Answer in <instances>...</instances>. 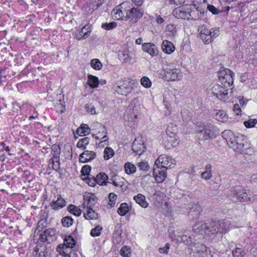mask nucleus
<instances>
[{"mask_svg":"<svg viewBox=\"0 0 257 257\" xmlns=\"http://www.w3.org/2000/svg\"><path fill=\"white\" fill-rule=\"evenodd\" d=\"M118 56L119 59L123 63H131L132 57L127 47H125L119 50Z\"/></svg>","mask_w":257,"mask_h":257,"instance_id":"obj_19","label":"nucleus"},{"mask_svg":"<svg viewBox=\"0 0 257 257\" xmlns=\"http://www.w3.org/2000/svg\"><path fill=\"white\" fill-rule=\"evenodd\" d=\"M66 205V202L60 195H58L57 199L50 203V206L54 210H59Z\"/></svg>","mask_w":257,"mask_h":257,"instance_id":"obj_26","label":"nucleus"},{"mask_svg":"<svg viewBox=\"0 0 257 257\" xmlns=\"http://www.w3.org/2000/svg\"><path fill=\"white\" fill-rule=\"evenodd\" d=\"M102 227L100 225H97L90 231V235L93 237L98 236L101 234Z\"/></svg>","mask_w":257,"mask_h":257,"instance_id":"obj_49","label":"nucleus"},{"mask_svg":"<svg viewBox=\"0 0 257 257\" xmlns=\"http://www.w3.org/2000/svg\"><path fill=\"white\" fill-rule=\"evenodd\" d=\"M190 250L194 257H212L210 250L202 243H194Z\"/></svg>","mask_w":257,"mask_h":257,"instance_id":"obj_8","label":"nucleus"},{"mask_svg":"<svg viewBox=\"0 0 257 257\" xmlns=\"http://www.w3.org/2000/svg\"><path fill=\"white\" fill-rule=\"evenodd\" d=\"M161 75L167 81H178L182 78L180 70L171 64H167L163 67Z\"/></svg>","mask_w":257,"mask_h":257,"instance_id":"obj_5","label":"nucleus"},{"mask_svg":"<svg viewBox=\"0 0 257 257\" xmlns=\"http://www.w3.org/2000/svg\"><path fill=\"white\" fill-rule=\"evenodd\" d=\"M230 228V222L228 220H222L212 224L210 232L214 234L218 232H227Z\"/></svg>","mask_w":257,"mask_h":257,"instance_id":"obj_12","label":"nucleus"},{"mask_svg":"<svg viewBox=\"0 0 257 257\" xmlns=\"http://www.w3.org/2000/svg\"><path fill=\"white\" fill-rule=\"evenodd\" d=\"M196 133L200 140L215 138L219 134L218 129L212 124L198 123L195 127Z\"/></svg>","mask_w":257,"mask_h":257,"instance_id":"obj_2","label":"nucleus"},{"mask_svg":"<svg viewBox=\"0 0 257 257\" xmlns=\"http://www.w3.org/2000/svg\"><path fill=\"white\" fill-rule=\"evenodd\" d=\"M115 90L117 93L126 96L132 92L133 88L130 82L125 79L122 84L116 86Z\"/></svg>","mask_w":257,"mask_h":257,"instance_id":"obj_16","label":"nucleus"},{"mask_svg":"<svg viewBox=\"0 0 257 257\" xmlns=\"http://www.w3.org/2000/svg\"><path fill=\"white\" fill-rule=\"evenodd\" d=\"M61 245L72 249L75 245V240L72 236H68L65 238L64 243Z\"/></svg>","mask_w":257,"mask_h":257,"instance_id":"obj_40","label":"nucleus"},{"mask_svg":"<svg viewBox=\"0 0 257 257\" xmlns=\"http://www.w3.org/2000/svg\"><path fill=\"white\" fill-rule=\"evenodd\" d=\"M132 149L137 155H140L145 151V148L141 139H136L132 145Z\"/></svg>","mask_w":257,"mask_h":257,"instance_id":"obj_24","label":"nucleus"},{"mask_svg":"<svg viewBox=\"0 0 257 257\" xmlns=\"http://www.w3.org/2000/svg\"><path fill=\"white\" fill-rule=\"evenodd\" d=\"M229 89L219 84H214L211 88L212 94L218 99L227 101L229 100L231 93H229Z\"/></svg>","mask_w":257,"mask_h":257,"instance_id":"obj_10","label":"nucleus"},{"mask_svg":"<svg viewBox=\"0 0 257 257\" xmlns=\"http://www.w3.org/2000/svg\"><path fill=\"white\" fill-rule=\"evenodd\" d=\"M232 194L233 195V200L245 202L251 201L250 197L248 196L245 190L241 186H235L232 191Z\"/></svg>","mask_w":257,"mask_h":257,"instance_id":"obj_14","label":"nucleus"},{"mask_svg":"<svg viewBox=\"0 0 257 257\" xmlns=\"http://www.w3.org/2000/svg\"><path fill=\"white\" fill-rule=\"evenodd\" d=\"M84 217L87 220H91L97 218V214L91 207H87L86 211L84 212Z\"/></svg>","mask_w":257,"mask_h":257,"instance_id":"obj_36","label":"nucleus"},{"mask_svg":"<svg viewBox=\"0 0 257 257\" xmlns=\"http://www.w3.org/2000/svg\"><path fill=\"white\" fill-rule=\"evenodd\" d=\"M215 119L221 122H224L228 119V116L224 110H215L214 111Z\"/></svg>","mask_w":257,"mask_h":257,"instance_id":"obj_31","label":"nucleus"},{"mask_svg":"<svg viewBox=\"0 0 257 257\" xmlns=\"http://www.w3.org/2000/svg\"><path fill=\"white\" fill-rule=\"evenodd\" d=\"M84 200L87 207H91L97 202V198L94 194L88 193L84 195Z\"/></svg>","mask_w":257,"mask_h":257,"instance_id":"obj_27","label":"nucleus"},{"mask_svg":"<svg viewBox=\"0 0 257 257\" xmlns=\"http://www.w3.org/2000/svg\"><path fill=\"white\" fill-rule=\"evenodd\" d=\"M178 132V128L176 124L173 123H170L167 129L166 133L168 136H175Z\"/></svg>","mask_w":257,"mask_h":257,"instance_id":"obj_37","label":"nucleus"},{"mask_svg":"<svg viewBox=\"0 0 257 257\" xmlns=\"http://www.w3.org/2000/svg\"><path fill=\"white\" fill-rule=\"evenodd\" d=\"M234 73L229 69L221 71L219 73V79L223 87L227 88L233 83Z\"/></svg>","mask_w":257,"mask_h":257,"instance_id":"obj_11","label":"nucleus"},{"mask_svg":"<svg viewBox=\"0 0 257 257\" xmlns=\"http://www.w3.org/2000/svg\"><path fill=\"white\" fill-rule=\"evenodd\" d=\"M87 111L91 114H94L96 113L95 108L91 104H87L85 105Z\"/></svg>","mask_w":257,"mask_h":257,"instance_id":"obj_58","label":"nucleus"},{"mask_svg":"<svg viewBox=\"0 0 257 257\" xmlns=\"http://www.w3.org/2000/svg\"><path fill=\"white\" fill-rule=\"evenodd\" d=\"M140 113L138 108L134 106L133 103L131 104L126 110L125 118H127L128 121H133L138 119Z\"/></svg>","mask_w":257,"mask_h":257,"instance_id":"obj_17","label":"nucleus"},{"mask_svg":"<svg viewBox=\"0 0 257 257\" xmlns=\"http://www.w3.org/2000/svg\"><path fill=\"white\" fill-rule=\"evenodd\" d=\"M96 157V153L91 151L86 150L81 154L79 157V161L83 163L93 160Z\"/></svg>","mask_w":257,"mask_h":257,"instance_id":"obj_23","label":"nucleus"},{"mask_svg":"<svg viewBox=\"0 0 257 257\" xmlns=\"http://www.w3.org/2000/svg\"><path fill=\"white\" fill-rule=\"evenodd\" d=\"M182 119L184 121H187L190 118V114L189 111L186 109H183L181 111Z\"/></svg>","mask_w":257,"mask_h":257,"instance_id":"obj_55","label":"nucleus"},{"mask_svg":"<svg viewBox=\"0 0 257 257\" xmlns=\"http://www.w3.org/2000/svg\"><path fill=\"white\" fill-rule=\"evenodd\" d=\"M233 257H243L244 255V252L241 248H236L232 251Z\"/></svg>","mask_w":257,"mask_h":257,"instance_id":"obj_53","label":"nucleus"},{"mask_svg":"<svg viewBox=\"0 0 257 257\" xmlns=\"http://www.w3.org/2000/svg\"><path fill=\"white\" fill-rule=\"evenodd\" d=\"M120 254L123 257H130L131 254V249L129 247L124 246L121 248Z\"/></svg>","mask_w":257,"mask_h":257,"instance_id":"obj_50","label":"nucleus"},{"mask_svg":"<svg viewBox=\"0 0 257 257\" xmlns=\"http://www.w3.org/2000/svg\"><path fill=\"white\" fill-rule=\"evenodd\" d=\"M117 196L113 193H110L109 195V205L111 207L114 206Z\"/></svg>","mask_w":257,"mask_h":257,"instance_id":"obj_57","label":"nucleus"},{"mask_svg":"<svg viewBox=\"0 0 257 257\" xmlns=\"http://www.w3.org/2000/svg\"><path fill=\"white\" fill-rule=\"evenodd\" d=\"M90 129L87 124L81 125L79 128L77 129V134L81 136H84L88 135L90 133Z\"/></svg>","mask_w":257,"mask_h":257,"instance_id":"obj_38","label":"nucleus"},{"mask_svg":"<svg viewBox=\"0 0 257 257\" xmlns=\"http://www.w3.org/2000/svg\"><path fill=\"white\" fill-rule=\"evenodd\" d=\"M55 234V230L53 228H49L45 230L41 235L43 239H45L46 241H50Z\"/></svg>","mask_w":257,"mask_h":257,"instance_id":"obj_34","label":"nucleus"},{"mask_svg":"<svg viewBox=\"0 0 257 257\" xmlns=\"http://www.w3.org/2000/svg\"><path fill=\"white\" fill-rule=\"evenodd\" d=\"M128 211V205L125 203H122L120 205L117 209V213L120 216H124Z\"/></svg>","mask_w":257,"mask_h":257,"instance_id":"obj_45","label":"nucleus"},{"mask_svg":"<svg viewBox=\"0 0 257 257\" xmlns=\"http://www.w3.org/2000/svg\"><path fill=\"white\" fill-rule=\"evenodd\" d=\"M257 123V120L255 119H250L248 120L244 121V125L247 128H251L254 126Z\"/></svg>","mask_w":257,"mask_h":257,"instance_id":"obj_51","label":"nucleus"},{"mask_svg":"<svg viewBox=\"0 0 257 257\" xmlns=\"http://www.w3.org/2000/svg\"><path fill=\"white\" fill-rule=\"evenodd\" d=\"M115 22H112L109 23H105L102 25V28L106 30H110L116 27Z\"/></svg>","mask_w":257,"mask_h":257,"instance_id":"obj_54","label":"nucleus"},{"mask_svg":"<svg viewBox=\"0 0 257 257\" xmlns=\"http://www.w3.org/2000/svg\"><path fill=\"white\" fill-rule=\"evenodd\" d=\"M97 183L100 185H106L107 176L104 173L98 174L95 178Z\"/></svg>","mask_w":257,"mask_h":257,"instance_id":"obj_35","label":"nucleus"},{"mask_svg":"<svg viewBox=\"0 0 257 257\" xmlns=\"http://www.w3.org/2000/svg\"><path fill=\"white\" fill-rule=\"evenodd\" d=\"M91 131L95 140L100 141L98 144L99 147H104L108 145V137L107 130L104 125L99 122H94L91 125Z\"/></svg>","mask_w":257,"mask_h":257,"instance_id":"obj_4","label":"nucleus"},{"mask_svg":"<svg viewBox=\"0 0 257 257\" xmlns=\"http://www.w3.org/2000/svg\"><path fill=\"white\" fill-rule=\"evenodd\" d=\"M165 168H162L161 167H157L154 168V175L156 180L158 183L163 182L167 177Z\"/></svg>","mask_w":257,"mask_h":257,"instance_id":"obj_20","label":"nucleus"},{"mask_svg":"<svg viewBox=\"0 0 257 257\" xmlns=\"http://www.w3.org/2000/svg\"><path fill=\"white\" fill-rule=\"evenodd\" d=\"M91 171V168L88 165L83 166L81 169V173L83 176L88 175Z\"/></svg>","mask_w":257,"mask_h":257,"instance_id":"obj_61","label":"nucleus"},{"mask_svg":"<svg viewBox=\"0 0 257 257\" xmlns=\"http://www.w3.org/2000/svg\"><path fill=\"white\" fill-rule=\"evenodd\" d=\"M138 166L140 170L147 172L149 169V166L147 162H141L138 163Z\"/></svg>","mask_w":257,"mask_h":257,"instance_id":"obj_56","label":"nucleus"},{"mask_svg":"<svg viewBox=\"0 0 257 257\" xmlns=\"http://www.w3.org/2000/svg\"><path fill=\"white\" fill-rule=\"evenodd\" d=\"M89 144V140L88 138H84L82 139L79 140L76 146L78 148L81 149H85L87 146Z\"/></svg>","mask_w":257,"mask_h":257,"instance_id":"obj_46","label":"nucleus"},{"mask_svg":"<svg viewBox=\"0 0 257 257\" xmlns=\"http://www.w3.org/2000/svg\"><path fill=\"white\" fill-rule=\"evenodd\" d=\"M128 14V20L130 19L131 23L134 24L142 17L143 11L138 7H132L130 5H129V11Z\"/></svg>","mask_w":257,"mask_h":257,"instance_id":"obj_15","label":"nucleus"},{"mask_svg":"<svg viewBox=\"0 0 257 257\" xmlns=\"http://www.w3.org/2000/svg\"><path fill=\"white\" fill-rule=\"evenodd\" d=\"M212 166L210 164H207L205 165L204 170L201 174V177L204 180H208L212 177Z\"/></svg>","mask_w":257,"mask_h":257,"instance_id":"obj_30","label":"nucleus"},{"mask_svg":"<svg viewBox=\"0 0 257 257\" xmlns=\"http://www.w3.org/2000/svg\"><path fill=\"white\" fill-rule=\"evenodd\" d=\"M93 8H98L102 5V0H89Z\"/></svg>","mask_w":257,"mask_h":257,"instance_id":"obj_60","label":"nucleus"},{"mask_svg":"<svg viewBox=\"0 0 257 257\" xmlns=\"http://www.w3.org/2000/svg\"><path fill=\"white\" fill-rule=\"evenodd\" d=\"M56 250L58 252L57 257H75L76 254L72 252V249L65 245H58Z\"/></svg>","mask_w":257,"mask_h":257,"instance_id":"obj_18","label":"nucleus"},{"mask_svg":"<svg viewBox=\"0 0 257 257\" xmlns=\"http://www.w3.org/2000/svg\"><path fill=\"white\" fill-rule=\"evenodd\" d=\"M170 236L172 240L176 243H184L191 249V245H193L195 242H192L191 236H188L181 232L179 230L173 231L170 233Z\"/></svg>","mask_w":257,"mask_h":257,"instance_id":"obj_9","label":"nucleus"},{"mask_svg":"<svg viewBox=\"0 0 257 257\" xmlns=\"http://www.w3.org/2000/svg\"><path fill=\"white\" fill-rule=\"evenodd\" d=\"M161 48L163 52L167 54H172L175 49L173 44L167 40L163 41L161 45Z\"/></svg>","mask_w":257,"mask_h":257,"instance_id":"obj_28","label":"nucleus"},{"mask_svg":"<svg viewBox=\"0 0 257 257\" xmlns=\"http://www.w3.org/2000/svg\"><path fill=\"white\" fill-rule=\"evenodd\" d=\"M198 32L199 37L205 44L211 43L220 34L218 28L214 27L209 29L205 25L199 26L198 28Z\"/></svg>","mask_w":257,"mask_h":257,"instance_id":"obj_3","label":"nucleus"},{"mask_svg":"<svg viewBox=\"0 0 257 257\" xmlns=\"http://www.w3.org/2000/svg\"><path fill=\"white\" fill-rule=\"evenodd\" d=\"M99 79L96 76L88 75L87 77V83L91 88H96L98 86Z\"/></svg>","mask_w":257,"mask_h":257,"instance_id":"obj_33","label":"nucleus"},{"mask_svg":"<svg viewBox=\"0 0 257 257\" xmlns=\"http://www.w3.org/2000/svg\"><path fill=\"white\" fill-rule=\"evenodd\" d=\"M89 35L90 32L87 30L86 26H85L79 32V34L76 35V38L78 40H80L82 39L87 38Z\"/></svg>","mask_w":257,"mask_h":257,"instance_id":"obj_39","label":"nucleus"},{"mask_svg":"<svg viewBox=\"0 0 257 257\" xmlns=\"http://www.w3.org/2000/svg\"><path fill=\"white\" fill-rule=\"evenodd\" d=\"M134 199L136 202L143 208H147L148 206V203L146 200V197L142 194H138L135 196Z\"/></svg>","mask_w":257,"mask_h":257,"instance_id":"obj_32","label":"nucleus"},{"mask_svg":"<svg viewBox=\"0 0 257 257\" xmlns=\"http://www.w3.org/2000/svg\"><path fill=\"white\" fill-rule=\"evenodd\" d=\"M103 154L104 159L108 160L114 156V152L111 148L106 147L104 150Z\"/></svg>","mask_w":257,"mask_h":257,"instance_id":"obj_44","label":"nucleus"},{"mask_svg":"<svg viewBox=\"0 0 257 257\" xmlns=\"http://www.w3.org/2000/svg\"><path fill=\"white\" fill-rule=\"evenodd\" d=\"M143 51L148 53L152 57H155L158 54V49L157 47L151 43H144L142 45Z\"/></svg>","mask_w":257,"mask_h":257,"instance_id":"obj_21","label":"nucleus"},{"mask_svg":"<svg viewBox=\"0 0 257 257\" xmlns=\"http://www.w3.org/2000/svg\"><path fill=\"white\" fill-rule=\"evenodd\" d=\"M91 67L95 70H100L102 68V64L98 59H93L90 61Z\"/></svg>","mask_w":257,"mask_h":257,"instance_id":"obj_42","label":"nucleus"},{"mask_svg":"<svg viewBox=\"0 0 257 257\" xmlns=\"http://www.w3.org/2000/svg\"><path fill=\"white\" fill-rule=\"evenodd\" d=\"M175 165V160L166 155H160L155 163V166L161 167L165 169L172 168Z\"/></svg>","mask_w":257,"mask_h":257,"instance_id":"obj_13","label":"nucleus"},{"mask_svg":"<svg viewBox=\"0 0 257 257\" xmlns=\"http://www.w3.org/2000/svg\"><path fill=\"white\" fill-rule=\"evenodd\" d=\"M201 211V207L198 204H194L190 208L189 215L192 218L197 219L199 217Z\"/></svg>","mask_w":257,"mask_h":257,"instance_id":"obj_29","label":"nucleus"},{"mask_svg":"<svg viewBox=\"0 0 257 257\" xmlns=\"http://www.w3.org/2000/svg\"><path fill=\"white\" fill-rule=\"evenodd\" d=\"M222 136L234 151L246 154L251 153L250 144L242 135H235L230 130H225L222 133Z\"/></svg>","mask_w":257,"mask_h":257,"instance_id":"obj_1","label":"nucleus"},{"mask_svg":"<svg viewBox=\"0 0 257 257\" xmlns=\"http://www.w3.org/2000/svg\"><path fill=\"white\" fill-rule=\"evenodd\" d=\"M67 209L71 214L76 216H79L82 213L81 209L72 204L69 205L67 207Z\"/></svg>","mask_w":257,"mask_h":257,"instance_id":"obj_41","label":"nucleus"},{"mask_svg":"<svg viewBox=\"0 0 257 257\" xmlns=\"http://www.w3.org/2000/svg\"><path fill=\"white\" fill-rule=\"evenodd\" d=\"M141 85L146 88H150L152 86V82L151 80L147 76H144L141 79L140 81Z\"/></svg>","mask_w":257,"mask_h":257,"instance_id":"obj_47","label":"nucleus"},{"mask_svg":"<svg viewBox=\"0 0 257 257\" xmlns=\"http://www.w3.org/2000/svg\"><path fill=\"white\" fill-rule=\"evenodd\" d=\"M112 184L115 187H120L122 190H125L127 188V181L122 177L117 175L112 177Z\"/></svg>","mask_w":257,"mask_h":257,"instance_id":"obj_25","label":"nucleus"},{"mask_svg":"<svg viewBox=\"0 0 257 257\" xmlns=\"http://www.w3.org/2000/svg\"><path fill=\"white\" fill-rule=\"evenodd\" d=\"M167 30L169 32H171L172 33L176 32V27L174 25L170 24L167 25Z\"/></svg>","mask_w":257,"mask_h":257,"instance_id":"obj_64","label":"nucleus"},{"mask_svg":"<svg viewBox=\"0 0 257 257\" xmlns=\"http://www.w3.org/2000/svg\"><path fill=\"white\" fill-rule=\"evenodd\" d=\"M170 244L169 243H167L164 247L159 248L158 251L160 253L167 254L168 253V250L170 249Z\"/></svg>","mask_w":257,"mask_h":257,"instance_id":"obj_59","label":"nucleus"},{"mask_svg":"<svg viewBox=\"0 0 257 257\" xmlns=\"http://www.w3.org/2000/svg\"><path fill=\"white\" fill-rule=\"evenodd\" d=\"M173 15L177 19H191L194 21H198L202 19L204 13L199 12L198 10L186 12L182 9L178 8L173 11Z\"/></svg>","mask_w":257,"mask_h":257,"instance_id":"obj_6","label":"nucleus"},{"mask_svg":"<svg viewBox=\"0 0 257 257\" xmlns=\"http://www.w3.org/2000/svg\"><path fill=\"white\" fill-rule=\"evenodd\" d=\"M61 222L63 226L68 227L72 225L73 219L70 216H66L62 219Z\"/></svg>","mask_w":257,"mask_h":257,"instance_id":"obj_48","label":"nucleus"},{"mask_svg":"<svg viewBox=\"0 0 257 257\" xmlns=\"http://www.w3.org/2000/svg\"><path fill=\"white\" fill-rule=\"evenodd\" d=\"M129 5L130 3L124 2L116 6L111 12L113 18L117 20H127Z\"/></svg>","mask_w":257,"mask_h":257,"instance_id":"obj_7","label":"nucleus"},{"mask_svg":"<svg viewBox=\"0 0 257 257\" xmlns=\"http://www.w3.org/2000/svg\"><path fill=\"white\" fill-rule=\"evenodd\" d=\"M87 183L89 186L94 187L97 183L95 178H88L87 179Z\"/></svg>","mask_w":257,"mask_h":257,"instance_id":"obj_62","label":"nucleus"},{"mask_svg":"<svg viewBox=\"0 0 257 257\" xmlns=\"http://www.w3.org/2000/svg\"><path fill=\"white\" fill-rule=\"evenodd\" d=\"M136 167L131 163L127 162L124 165L125 172L127 174H132L136 172Z\"/></svg>","mask_w":257,"mask_h":257,"instance_id":"obj_43","label":"nucleus"},{"mask_svg":"<svg viewBox=\"0 0 257 257\" xmlns=\"http://www.w3.org/2000/svg\"><path fill=\"white\" fill-rule=\"evenodd\" d=\"M233 111L235 112L236 115H238L240 114L241 112V108H240L239 105L238 104H235L234 105L233 108Z\"/></svg>","mask_w":257,"mask_h":257,"instance_id":"obj_63","label":"nucleus"},{"mask_svg":"<svg viewBox=\"0 0 257 257\" xmlns=\"http://www.w3.org/2000/svg\"><path fill=\"white\" fill-rule=\"evenodd\" d=\"M193 231L196 234H203L210 232V229L206 223L200 221L197 222L193 226Z\"/></svg>","mask_w":257,"mask_h":257,"instance_id":"obj_22","label":"nucleus"},{"mask_svg":"<svg viewBox=\"0 0 257 257\" xmlns=\"http://www.w3.org/2000/svg\"><path fill=\"white\" fill-rule=\"evenodd\" d=\"M168 142L170 143L171 146L173 147L177 146L179 144V140L175 137V136H169L167 140Z\"/></svg>","mask_w":257,"mask_h":257,"instance_id":"obj_52","label":"nucleus"}]
</instances>
